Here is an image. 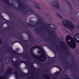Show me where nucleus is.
I'll use <instances>...</instances> for the list:
<instances>
[{
	"mask_svg": "<svg viewBox=\"0 0 79 79\" xmlns=\"http://www.w3.org/2000/svg\"><path fill=\"white\" fill-rule=\"evenodd\" d=\"M66 38V42L68 45L72 49L75 48L76 47V44L73 37L69 35H67Z\"/></svg>",
	"mask_w": 79,
	"mask_h": 79,
	"instance_id": "f257e3e1",
	"label": "nucleus"
},
{
	"mask_svg": "<svg viewBox=\"0 0 79 79\" xmlns=\"http://www.w3.org/2000/svg\"><path fill=\"white\" fill-rule=\"evenodd\" d=\"M64 22L66 24L63 23V25L64 27H67V28H68L69 29H73L75 28V27L74 25L69 21L64 20Z\"/></svg>",
	"mask_w": 79,
	"mask_h": 79,
	"instance_id": "f03ea898",
	"label": "nucleus"
},
{
	"mask_svg": "<svg viewBox=\"0 0 79 79\" xmlns=\"http://www.w3.org/2000/svg\"><path fill=\"white\" fill-rule=\"evenodd\" d=\"M61 44L62 48L64 50H66L67 49V47H68V46H67V45H66V43H65V42L63 41H62Z\"/></svg>",
	"mask_w": 79,
	"mask_h": 79,
	"instance_id": "7ed1b4c3",
	"label": "nucleus"
},
{
	"mask_svg": "<svg viewBox=\"0 0 79 79\" xmlns=\"http://www.w3.org/2000/svg\"><path fill=\"white\" fill-rule=\"evenodd\" d=\"M52 6H53L55 7L56 9H59L60 8V6L58 2H54V4H52Z\"/></svg>",
	"mask_w": 79,
	"mask_h": 79,
	"instance_id": "20e7f679",
	"label": "nucleus"
},
{
	"mask_svg": "<svg viewBox=\"0 0 79 79\" xmlns=\"http://www.w3.org/2000/svg\"><path fill=\"white\" fill-rule=\"evenodd\" d=\"M66 2L67 4H68V5H69V6H70V7H71V6H72L71 5V4H70V3H69L68 1L67 0H66Z\"/></svg>",
	"mask_w": 79,
	"mask_h": 79,
	"instance_id": "39448f33",
	"label": "nucleus"
},
{
	"mask_svg": "<svg viewBox=\"0 0 79 79\" xmlns=\"http://www.w3.org/2000/svg\"><path fill=\"white\" fill-rule=\"evenodd\" d=\"M63 76L64 77H67V79H71V78H68V76L66 74H64Z\"/></svg>",
	"mask_w": 79,
	"mask_h": 79,
	"instance_id": "423d86ee",
	"label": "nucleus"
},
{
	"mask_svg": "<svg viewBox=\"0 0 79 79\" xmlns=\"http://www.w3.org/2000/svg\"><path fill=\"white\" fill-rule=\"evenodd\" d=\"M74 39L76 42H78V40H77V38H76V36H74L73 37Z\"/></svg>",
	"mask_w": 79,
	"mask_h": 79,
	"instance_id": "0eeeda50",
	"label": "nucleus"
},
{
	"mask_svg": "<svg viewBox=\"0 0 79 79\" xmlns=\"http://www.w3.org/2000/svg\"><path fill=\"white\" fill-rule=\"evenodd\" d=\"M60 79H67V77H65V78L62 77L61 79L60 78Z\"/></svg>",
	"mask_w": 79,
	"mask_h": 79,
	"instance_id": "6e6552de",
	"label": "nucleus"
},
{
	"mask_svg": "<svg viewBox=\"0 0 79 79\" xmlns=\"http://www.w3.org/2000/svg\"><path fill=\"white\" fill-rule=\"evenodd\" d=\"M58 74V73L57 72H56V73H55V74L56 75V74Z\"/></svg>",
	"mask_w": 79,
	"mask_h": 79,
	"instance_id": "1a4fd4ad",
	"label": "nucleus"
},
{
	"mask_svg": "<svg viewBox=\"0 0 79 79\" xmlns=\"http://www.w3.org/2000/svg\"><path fill=\"white\" fill-rule=\"evenodd\" d=\"M76 35H79V33H77V34Z\"/></svg>",
	"mask_w": 79,
	"mask_h": 79,
	"instance_id": "9d476101",
	"label": "nucleus"
},
{
	"mask_svg": "<svg viewBox=\"0 0 79 79\" xmlns=\"http://www.w3.org/2000/svg\"><path fill=\"white\" fill-rule=\"evenodd\" d=\"M77 42H78V43H79V40H78V41H77Z\"/></svg>",
	"mask_w": 79,
	"mask_h": 79,
	"instance_id": "9b49d317",
	"label": "nucleus"
},
{
	"mask_svg": "<svg viewBox=\"0 0 79 79\" xmlns=\"http://www.w3.org/2000/svg\"><path fill=\"white\" fill-rule=\"evenodd\" d=\"M60 18H61V15H60Z\"/></svg>",
	"mask_w": 79,
	"mask_h": 79,
	"instance_id": "f8f14e48",
	"label": "nucleus"
},
{
	"mask_svg": "<svg viewBox=\"0 0 79 79\" xmlns=\"http://www.w3.org/2000/svg\"><path fill=\"white\" fill-rule=\"evenodd\" d=\"M60 69H61V67H60Z\"/></svg>",
	"mask_w": 79,
	"mask_h": 79,
	"instance_id": "ddd939ff",
	"label": "nucleus"
},
{
	"mask_svg": "<svg viewBox=\"0 0 79 79\" xmlns=\"http://www.w3.org/2000/svg\"><path fill=\"white\" fill-rule=\"evenodd\" d=\"M78 38L79 39V37H78Z\"/></svg>",
	"mask_w": 79,
	"mask_h": 79,
	"instance_id": "4468645a",
	"label": "nucleus"
}]
</instances>
